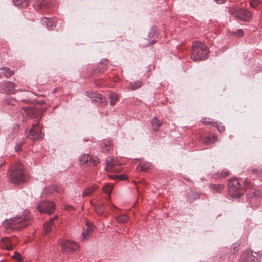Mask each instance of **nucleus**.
Masks as SVG:
<instances>
[{
	"mask_svg": "<svg viewBox=\"0 0 262 262\" xmlns=\"http://www.w3.org/2000/svg\"><path fill=\"white\" fill-rule=\"evenodd\" d=\"M208 52L205 45L199 41H195L192 45L191 58L194 61L204 60L206 58Z\"/></svg>",
	"mask_w": 262,
	"mask_h": 262,
	"instance_id": "f257e3e1",
	"label": "nucleus"
},
{
	"mask_svg": "<svg viewBox=\"0 0 262 262\" xmlns=\"http://www.w3.org/2000/svg\"><path fill=\"white\" fill-rule=\"evenodd\" d=\"M29 212L24 211V214L20 216H16L10 219L8 222L9 227L13 229L20 230L26 227L31 220Z\"/></svg>",
	"mask_w": 262,
	"mask_h": 262,
	"instance_id": "f03ea898",
	"label": "nucleus"
},
{
	"mask_svg": "<svg viewBox=\"0 0 262 262\" xmlns=\"http://www.w3.org/2000/svg\"><path fill=\"white\" fill-rule=\"evenodd\" d=\"M24 168L18 166L15 168L9 174V179L13 184H19L24 180Z\"/></svg>",
	"mask_w": 262,
	"mask_h": 262,
	"instance_id": "7ed1b4c3",
	"label": "nucleus"
},
{
	"mask_svg": "<svg viewBox=\"0 0 262 262\" xmlns=\"http://www.w3.org/2000/svg\"><path fill=\"white\" fill-rule=\"evenodd\" d=\"M27 138L32 140H38L43 138V135L38 124L33 125L32 127L28 132H26Z\"/></svg>",
	"mask_w": 262,
	"mask_h": 262,
	"instance_id": "20e7f679",
	"label": "nucleus"
},
{
	"mask_svg": "<svg viewBox=\"0 0 262 262\" xmlns=\"http://www.w3.org/2000/svg\"><path fill=\"white\" fill-rule=\"evenodd\" d=\"M61 250L63 254L72 253L79 249L77 243L71 241H63L61 243Z\"/></svg>",
	"mask_w": 262,
	"mask_h": 262,
	"instance_id": "39448f33",
	"label": "nucleus"
},
{
	"mask_svg": "<svg viewBox=\"0 0 262 262\" xmlns=\"http://www.w3.org/2000/svg\"><path fill=\"white\" fill-rule=\"evenodd\" d=\"M37 209L41 213L51 214L55 210V205L51 201L41 202L37 206Z\"/></svg>",
	"mask_w": 262,
	"mask_h": 262,
	"instance_id": "423d86ee",
	"label": "nucleus"
},
{
	"mask_svg": "<svg viewBox=\"0 0 262 262\" xmlns=\"http://www.w3.org/2000/svg\"><path fill=\"white\" fill-rule=\"evenodd\" d=\"M79 161L81 165L87 164L91 166H95L99 162L97 157L85 154L80 156Z\"/></svg>",
	"mask_w": 262,
	"mask_h": 262,
	"instance_id": "0eeeda50",
	"label": "nucleus"
},
{
	"mask_svg": "<svg viewBox=\"0 0 262 262\" xmlns=\"http://www.w3.org/2000/svg\"><path fill=\"white\" fill-rule=\"evenodd\" d=\"M251 15V13L250 11L243 9H237L235 13V17L244 21H249Z\"/></svg>",
	"mask_w": 262,
	"mask_h": 262,
	"instance_id": "6e6552de",
	"label": "nucleus"
},
{
	"mask_svg": "<svg viewBox=\"0 0 262 262\" xmlns=\"http://www.w3.org/2000/svg\"><path fill=\"white\" fill-rule=\"evenodd\" d=\"M239 262H257V258L252 251H245L242 254Z\"/></svg>",
	"mask_w": 262,
	"mask_h": 262,
	"instance_id": "1a4fd4ad",
	"label": "nucleus"
},
{
	"mask_svg": "<svg viewBox=\"0 0 262 262\" xmlns=\"http://www.w3.org/2000/svg\"><path fill=\"white\" fill-rule=\"evenodd\" d=\"M4 90L7 93L14 94L16 92L15 88L16 87V84L11 82L7 81L4 83Z\"/></svg>",
	"mask_w": 262,
	"mask_h": 262,
	"instance_id": "9d476101",
	"label": "nucleus"
},
{
	"mask_svg": "<svg viewBox=\"0 0 262 262\" xmlns=\"http://www.w3.org/2000/svg\"><path fill=\"white\" fill-rule=\"evenodd\" d=\"M57 217V216H55L51 218L48 222L45 223L44 225V231L46 234L50 233L52 230L53 228L55 227V221Z\"/></svg>",
	"mask_w": 262,
	"mask_h": 262,
	"instance_id": "9b49d317",
	"label": "nucleus"
},
{
	"mask_svg": "<svg viewBox=\"0 0 262 262\" xmlns=\"http://www.w3.org/2000/svg\"><path fill=\"white\" fill-rule=\"evenodd\" d=\"M87 226L86 229H84L82 233V240L85 241L90 237V234L93 231L94 227L90 223L87 222L86 223Z\"/></svg>",
	"mask_w": 262,
	"mask_h": 262,
	"instance_id": "f8f14e48",
	"label": "nucleus"
},
{
	"mask_svg": "<svg viewBox=\"0 0 262 262\" xmlns=\"http://www.w3.org/2000/svg\"><path fill=\"white\" fill-rule=\"evenodd\" d=\"M228 186L230 191H236L240 188V184L238 179L234 178L228 182Z\"/></svg>",
	"mask_w": 262,
	"mask_h": 262,
	"instance_id": "ddd939ff",
	"label": "nucleus"
},
{
	"mask_svg": "<svg viewBox=\"0 0 262 262\" xmlns=\"http://www.w3.org/2000/svg\"><path fill=\"white\" fill-rule=\"evenodd\" d=\"M41 23L42 25H46L48 30H53L55 27L54 19L52 18L43 17L41 19Z\"/></svg>",
	"mask_w": 262,
	"mask_h": 262,
	"instance_id": "4468645a",
	"label": "nucleus"
},
{
	"mask_svg": "<svg viewBox=\"0 0 262 262\" xmlns=\"http://www.w3.org/2000/svg\"><path fill=\"white\" fill-rule=\"evenodd\" d=\"M92 101H94L98 103H102L104 100V97L100 94L97 93H94L91 96Z\"/></svg>",
	"mask_w": 262,
	"mask_h": 262,
	"instance_id": "2eb2a0df",
	"label": "nucleus"
},
{
	"mask_svg": "<svg viewBox=\"0 0 262 262\" xmlns=\"http://www.w3.org/2000/svg\"><path fill=\"white\" fill-rule=\"evenodd\" d=\"M151 124L154 131L157 132L159 130V128L161 126L162 123L156 117H154L151 120Z\"/></svg>",
	"mask_w": 262,
	"mask_h": 262,
	"instance_id": "dca6fc26",
	"label": "nucleus"
},
{
	"mask_svg": "<svg viewBox=\"0 0 262 262\" xmlns=\"http://www.w3.org/2000/svg\"><path fill=\"white\" fill-rule=\"evenodd\" d=\"M209 187L210 189L213 190L214 192H221L224 189V185L222 184H210L209 185Z\"/></svg>",
	"mask_w": 262,
	"mask_h": 262,
	"instance_id": "f3484780",
	"label": "nucleus"
},
{
	"mask_svg": "<svg viewBox=\"0 0 262 262\" xmlns=\"http://www.w3.org/2000/svg\"><path fill=\"white\" fill-rule=\"evenodd\" d=\"M249 197H260L262 196V194L259 191V190L255 188H251L249 190L248 194Z\"/></svg>",
	"mask_w": 262,
	"mask_h": 262,
	"instance_id": "a211bd4d",
	"label": "nucleus"
},
{
	"mask_svg": "<svg viewBox=\"0 0 262 262\" xmlns=\"http://www.w3.org/2000/svg\"><path fill=\"white\" fill-rule=\"evenodd\" d=\"M13 1L15 5L25 7L28 5L29 0H13Z\"/></svg>",
	"mask_w": 262,
	"mask_h": 262,
	"instance_id": "6ab92c4d",
	"label": "nucleus"
},
{
	"mask_svg": "<svg viewBox=\"0 0 262 262\" xmlns=\"http://www.w3.org/2000/svg\"><path fill=\"white\" fill-rule=\"evenodd\" d=\"M1 70H2L3 74L5 76V77L8 78L11 76L13 74V72L11 71L9 68L6 67L1 68Z\"/></svg>",
	"mask_w": 262,
	"mask_h": 262,
	"instance_id": "aec40b11",
	"label": "nucleus"
},
{
	"mask_svg": "<svg viewBox=\"0 0 262 262\" xmlns=\"http://www.w3.org/2000/svg\"><path fill=\"white\" fill-rule=\"evenodd\" d=\"M106 163L107 165L106 168H111L116 165V162L114 161V159L112 157H108L106 158Z\"/></svg>",
	"mask_w": 262,
	"mask_h": 262,
	"instance_id": "412c9836",
	"label": "nucleus"
},
{
	"mask_svg": "<svg viewBox=\"0 0 262 262\" xmlns=\"http://www.w3.org/2000/svg\"><path fill=\"white\" fill-rule=\"evenodd\" d=\"M110 104L111 105L113 106L115 104L116 102L118 100V97L117 94L115 93H112L110 95Z\"/></svg>",
	"mask_w": 262,
	"mask_h": 262,
	"instance_id": "4be33fe9",
	"label": "nucleus"
},
{
	"mask_svg": "<svg viewBox=\"0 0 262 262\" xmlns=\"http://www.w3.org/2000/svg\"><path fill=\"white\" fill-rule=\"evenodd\" d=\"M96 189V187L95 186L87 188L83 191V196L90 195Z\"/></svg>",
	"mask_w": 262,
	"mask_h": 262,
	"instance_id": "5701e85b",
	"label": "nucleus"
},
{
	"mask_svg": "<svg viewBox=\"0 0 262 262\" xmlns=\"http://www.w3.org/2000/svg\"><path fill=\"white\" fill-rule=\"evenodd\" d=\"M217 140V136L212 135L211 137H208L204 139V142L206 144H210L214 143Z\"/></svg>",
	"mask_w": 262,
	"mask_h": 262,
	"instance_id": "b1692460",
	"label": "nucleus"
},
{
	"mask_svg": "<svg viewBox=\"0 0 262 262\" xmlns=\"http://www.w3.org/2000/svg\"><path fill=\"white\" fill-rule=\"evenodd\" d=\"M117 219L119 223L123 224L127 221L128 217L126 214H120Z\"/></svg>",
	"mask_w": 262,
	"mask_h": 262,
	"instance_id": "393cba45",
	"label": "nucleus"
},
{
	"mask_svg": "<svg viewBox=\"0 0 262 262\" xmlns=\"http://www.w3.org/2000/svg\"><path fill=\"white\" fill-rule=\"evenodd\" d=\"M104 210V206L103 204L97 205L95 207L96 212L99 215L102 214Z\"/></svg>",
	"mask_w": 262,
	"mask_h": 262,
	"instance_id": "a878e982",
	"label": "nucleus"
},
{
	"mask_svg": "<svg viewBox=\"0 0 262 262\" xmlns=\"http://www.w3.org/2000/svg\"><path fill=\"white\" fill-rule=\"evenodd\" d=\"M24 111L28 113L29 116H30L31 117H33L34 116V113L36 112V108H31L30 107H24Z\"/></svg>",
	"mask_w": 262,
	"mask_h": 262,
	"instance_id": "bb28decb",
	"label": "nucleus"
},
{
	"mask_svg": "<svg viewBox=\"0 0 262 262\" xmlns=\"http://www.w3.org/2000/svg\"><path fill=\"white\" fill-rule=\"evenodd\" d=\"M142 85V82L141 81H137V82L131 84L130 85L129 87V89L132 90H135L136 89H137L139 88H140Z\"/></svg>",
	"mask_w": 262,
	"mask_h": 262,
	"instance_id": "cd10ccee",
	"label": "nucleus"
},
{
	"mask_svg": "<svg viewBox=\"0 0 262 262\" xmlns=\"http://www.w3.org/2000/svg\"><path fill=\"white\" fill-rule=\"evenodd\" d=\"M2 241L6 244V248L7 250H10L12 249V246L10 243V240L8 237L3 238Z\"/></svg>",
	"mask_w": 262,
	"mask_h": 262,
	"instance_id": "c85d7f7f",
	"label": "nucleus"
},
{
	"mask_svg": "<svg viewBox=\"0 0 262 262\" xmlns=\"http://www.w3.org/2000/svg\"><path fill=\"white\" fill-rule=\"evenodd\" d=\"M113 189V186L111 185H106L103 188V191L106 193L110 194L111 191Z\"/></svg>",
	"mask_w": 262,
	"mask_h": 262,
	"instance_id": "c756f323",
	"label": "nucleus"
},
{
	"mask_svg": "<svg viewBox=\"0 0 262 262\" xmlns=\"http://www.w3.org/2000/svg\"><path fill=\"white\" fill-rule=\"evenodd\" d=\"M13 258L17 260L18 261H21L23 260V258L21 255L18 252H15L13 257Z\"/></svg>",
	"mask_w": 262,
	"mask_h": 262,
	"instance_id": "7c9ffc66",
	"label": "nucleus"
},
{
	"mask_svg": "<svg viewBox=\"0 0 262 262\" xmlns=\"http://www.w3.org/2000/svg\"><path fill=\"white\" fill-rule=\"evenodd\" d=\"M151 164L149 163H144L141 166V169L144 171L147 170L148 169L150 168Z\"/></svg>",
	"mask_w": 262,
	"mask_h": 262,
	"instance_id": "2f4dec72",
	"label": "nucleus"
},
{
	"mask_svg": "<svg viewBox=\"0 0 262 262\" xmlns=\"http://www.w3.org/2000/svg\"><path fill=\"white\" fill-rule=\"evenodd\" d=\"M107 60L106 59H102L100 62V66L102 68H104L107 66Z\"/></svg>",
	"mask_w": 262,
	"mask_h": 262,
	"instance_id": "473e14b6",
	"label": "nucleus"
},
{
	"mask_svg": "<svg viewBox=\"0 0 262 262\" xmlns=\"http://www.w3.org/2000/svg\"><path fill=\"white\" fill-rule=\"evenodd\" d=\"M233 34L235 35L238 37H242L244 35V32L242 30H238L236 32L233 33Z\"/></svg>",
	"mask_w": 262,
	"mask_h": 262,
	"instance_id": "72a5a7b5",
	"label": "nucleus"
},
{
	"mask_svg": "<svg viewBox=\"0 0 262 262\" xmlns=\"http://www.w3.org/2000/svg\"><path fill=\"white\" fill-rule=\"evenodd\" d=\"M258 4V2L257 0H252L250 3L251 7L252 8H255Z\"/></svg>",
	"mask_w": 262,
	"mask_h": 262,
	"instance_id": "f704fd0d",
	"label": "nucleus"
},
{
	"mask_svg": "<svg viewBox=\"0 0 262 262\" xmlns=\"http://www.w3.org/2000/svg\"><path fill=\"white\" fill-rule=\"evenodd\" d=\"M104 144H105V146H106V148L105 149H103V152H105L106 151H108L109 149H110V142L109 141H105V142H104L103 143Z\"/></svg>",
	"mask_w": 262,
	"mask_h": 262,
	"instance_id": "c9c22d12",
	"label": "nucleus"
},
{
	"mask_svg": "<svg viewBox=\"0 0 262 262\" xmlns=\"http://www.w3.org/2000/svg\"><path fill=\"white\" fill-rule=\"evenodd\" d=\"M218 4H223L225 2L226 0H214Z\"/></svg>",
	"mask_w": 262,
	"mask_h": 262,
	"instance_id": "e433bc0d",
	"label": "nucleus"
},
{
	"mask_svg": "<svg viewBox=\"0 0 262 262\" xmlns=\"http://www.w3.org/2000/svg\"><path fill=\"white\" fill-rule=\"evenodd\" d=\"M117 177H118L120 180H124L125 179V176L123 174L122 175H119L118 176H117Z\"/></svg>",
	"mask_w": 262,
	"mask_h": 262,
	"instance_id": "4c0bfd02",
	"label": "nucleus"
},
{
	"mask_svg": "<svg viewBox=\"0 0 262 262\" xmlns=\"http://www.w3.org/2000/svg\"><path fill=\"white\" fill-rule=\"evenodd\" d=\"M51 188L53 189V190L56 191L57 192L58 191V190H57V187L55 186H53L52 187H51Z\"/></svg>",
	"mask_w": 262,
	"mask_h": 262,
	"instance_id": "58836bf2",
	"label": "nucleus"
},
{
	"mask_svg": "<svg viewBox=\"0 0 262 262\" xmlns=\"http://www.w3.org/2000/svg\"><path fill=\"white\" fill-rule=\"evenodd\" d=\"M221 174L222 177H226L229 175V172L226 171L225 172V173H222Z\"/></svg>",
	"mask_w": 262,
	"mask_h": 262,
	"instance_id": "ea45409f",
	"label": "nucleus"
},
{
	"mask_svg": "<svg viewBox=\"0 0 262 262\" xmlns=\"http://www.w3.org/2000/svg\"><path fill=\"white\" fill-rule=\"evenodd\" d=\"M66 209H73V207L72 206H70V205H67L65 207Z\"/></svg>",
	"mask_w": 262,
	"mask_h": 262,
	"instance_id": "a19ab883",
	"label": "nucleus"
},
{
	"mask_svg": "<svg viewBox=\"0 0 262 262\" xmlns=\"http://www.w3.org/2000/svg\"><path fill=\"white\" fill-rule=\"evenodd\" d=\"M224 130V127H222V126H221V127H219V130L220 132H223Z\"/></svg>",
	"mask_w": 262,
	"mask_h": 262,
	"instance_id": "79ce46f5",
	"label": "nucleus"
},
{
	"mask_svg": "<svg viewBox=\"0 0 262 262\" xmlns=\"http://www.w3.org/2000/svg\"><path fill=\"white\" fill-rule=\"evenodd\" d=\"M46 7L45 4L44 3L41 4L40 5V7L42 8V7Z\"/></svg>",
	"mask_w": 262,
	"mask_h": 262,
	"instance_id": "37998d69",
	"label": "nucleus"
},
{
	"mask_svg": "<svg viewBox=\"0 0 262 262\" xmlns=\"http://www.w3.org/2000/svg\"><path fill=\"white\" fill-rule=\"evenodd\" d=\"M257 171H258V170H257V169H253V170H252V171H253V173H257Z\"/></svg>",
	"mask_w": 262,
	"mask_h": 262,
	"instance_id": "c03bdc74",
	"label": "nucleus"
},
{
	"mask_svg": "<svg viewBox=\"0 0 262 262\" xmlns=\"http://www.w3.org/2000/svg\"><path fill=\"white\" fill-rule=\"evenodd\" d=\"M206 124H210L211 122H206L205 121V122Z\"/></svg>",
	"mask_w": 262,
	"mask_h": 262,
	"instance_id": "a18cd8bd",
	"label": "nucleus"
},
{
	"mask_svg": "<svg viewBox=\"0 0 262 262\" xmlns=\"http://www.w3.org/2000/svg\"><path fill=\"white\" fill-rule=\"evenodd\" d=\"M19 150V148H16V151H18Z\"/></svg>",
	"mask_w": 262,
	"mask_h": 262,
	"instance_id": "49530a36",
	"label": "nucleus"
},
{
	"mask_svg": "<svg viewBox=\"0 0 262 262\" xmlns=\"http://www.w3.org/2000/svg\"><path fill=\"white\" fill-rule=\"evenodd\" d=\"M2 78V75H1V74H0V78Z\"/></svg>",
	"mask_w": 262,
	"mask_h": 262,
	"instance_id": "de8ad7c7",
	"label": "nucleus"
}]
</instances>
